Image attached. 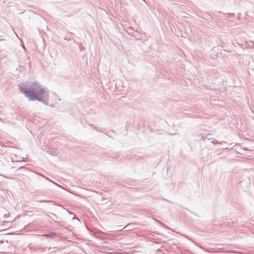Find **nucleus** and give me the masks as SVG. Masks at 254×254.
I'll list each match as a JSON object with an SVG mask.
<instances>
[{
    "instance_id": "nucleus-1",
    "label": "nucleus",
    "mask_w": 254,
    "mask_h": 254,
    "mask_svg": "<svg viewBox=\"0 0 254 254\" xmlns=\"http://www.w3.org/2000/svg\"><path fill=\"white\" fill-rule=\"evenodd\" d=\"M21 90L22 92L31 100L42 101V99L44 98L45 96L47 95L44 90L41 87V86L36 83L32 84L31 89L29 90H25L23 88H21Z\"/></svg>"
}]
</instances>
